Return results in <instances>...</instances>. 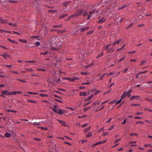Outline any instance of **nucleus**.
Listing matches in <instances>:
<instances>
[{
  "label": "nucleus",
  "mask_w": 152,
  "mask_h": 152,
  "mask_svg": "<svg viewBox=\"0 0 152 152\" xmlns=\"http://www.w3.org/2000/svg\"><path fill=\"white\" fill-rule=\"evenodd\" d=\"M5 136L6 137H10L11 136V134L8 132H6L4 134Z\"/></svg>",
  "instance_id": "a211bd4d"
},
{
  "label": "nucleus",
  "mask_w": 152,
  "mask_h": 152,
  "mask_svg": "<svg viewBox=\"0 0 152 152\" xmlns=\"http://www.w3.org/2000/svg\"><path fill=\"white\" fill-rule=\"evenodd\" d=\"M19 40L20 42H24V43H27V41L26 40V39H19Z\"/></svg>",
  "instance_id": "412c9836"
},
{
  "label": "nucleus",
  "mask_w": 152,
  "mask_h": 152,
  "mask_svg": "<svg viewBox=\"0 0 152 152\" xmlns=\"http://www.w3.org/2000/svg\"><path fill=\"white\" fill-rule=\"evenodd\" d=\"M140 105V104H131L132 106H139Z\"/></svg>",
  "instance_id": "4d7b16f0"
},
{
  "label": "nucleus",
  "mask_w": 152,
  "mask_h": 152,
  "mask_svg": "<svg viewBox=\"0 0 152 152\" xmlns=\"http://www.w3.org/2000/svg\"><path fill=\"white\" fill-rule=\"evenodd\" d=\"M125 59V57L121 58L118 61V62H120L121 61L124 60Z\"/></svg>",
  "instance_id": "69168bd1"
},
{
  "label": "nucleus",
  "mask_w": 152,
  "mask_h": 152,
  "mask_svg": "<svg viewBox=\"0 0 152 152\" xmlns=\"http://www.w3.org/2000/svg\"><path fill=\"white\" fill-rule=\"evenodd\" d=\"M114 127V125H113L110 127L108 129V131H110L113 129Z\"/></svg>",
  "instance_id": "864d4df0"
},
{
  "label": "nucleus",
  "mask_w": 152,
  "mask_h": 152,
  "mask_svg": "<svg viewBox=\"0 0 152 152\" xmlns=\"http://www.w3.org/2000/svg\"><path fill=\"white\" fill-rule=\"evenodd\" d=\"M37 70H38V71H43V72L46 71V69H40V68L37 69Z\"/></svg>",
  "instance_id": "5fc2aeb1"
},
{
  "label": "nucleus",
  "mask_w": 152,
  "mask_h": 152,
  "mask_svg": "<svg viewBox=\"0 0 152 152\" xmlns=\"http://www.w3.org/2000/svg\"><path fill=\"white\" fill-rule=\"evenodd\" d=\"M17 94L16 91H14L12 92H11V95H15Z\"/></svg>",
  "instance_id": "8fccbe9b"
},
{
  "label": "nucleus",
  "mask_w": 152,
  "mask_h": 152,
  "mask_svg": "<svg viewBox=\"0 0 152 152\" xmlns=\"http://www.w3.org/2000/svg\"><path fill=\"white\" fill-rule=\"evenodd\" d=\"M35 44L37 46H39L40 45V42H37L35 43Z\"/></svg>",
  "instance_id": "774afa93"
},
{
  "label": "nucleus",
  "mask_w": 152,
  "mask_h": 152,
  "mask_svg": "<svg viewBox=\"0 0 152 152\" xmlns=\"http://www.w3.org/2000/svg\"><path fill=\"white\" fill-rule=\"evenodd\" d=\"M128 70V68H127L126 69L124 70H123V72L124 73H125L126 72V71H127Z\"/></svg>",
  "instance_id": "e2e57ef3"
},
{
  "label": "nucleus",
  "mask_w": 152,
  "mask_h": 152,
  "mask_svg": "<svg viewBox=\"0 0 152 152\" xmlns=\"http://www.w3.org/2000/svg\"><path fill=\"white\" fill-rule=\"evenodd\" d=\"M9 1L11 3H16L17 2V1H15V0H9Z\"/></svg>",
  "instance_id": "58836bf2"
},
{
  "label": "nucleus",
  "mask_w": 152,
  "mask_h": 152,
  "mask_svg": "<svg viewBox=\"0 0 152 152\" xmlns=\"http://www.w3.org/2000/svg\"><path fill=\"white\" fill-rule=\"evenodd\" d=\"M77 16V15L76 13H75V14H73L69 16V19L72 18H75Z\"/></svg>",
  "instance_id": "dca6fc26"
},
{
  "label": "nucleus",
  "mask_w": 152,
  "mask_h": 152,
  "mask_svg": "<svg viewBox=\"0 0 152 152\" xmlns=\"http://www.w3.org/2000/svg\"><path fill=\"white\" fill-rule=\"evenodd\" d=\"M93 95H91L88 98L86 99L85 100V101H89L90 100L91 98H93Z\"/></svg>",
  "instance_id": "aec40b11"
},
{
  "label": "nucleus",
  "mask_w": 152,
  "mask_h": 152,
  "mask_svg": "<svg viewBox=\"0 0 152 152\" xmlns=\"http://www.w3.org/2000/svg\"><path fill=\"white\" fill-rule=\"evenodd\" d=\"M126 96V94L124 92L123 93V94L121 95V99H123V98H124Z\"/></svg>",
  "instance_id": "a878e982"
},
{
  "label": "nucleus",
  "mask_w": 152,
  "mask_h": 152,
  "mask_svg": "<svg viewBox=\"0 0 152 152\" xmlns=\"http://www.w3.org/2000/svg\"><path fill=\"white\" fill-rule=\"evenodd\" d=\"M125 45V44H124V45H123V46L122 47H121V48L118 49L117 50V51H120V50H122V49H123V48H124V47Z\"/></svg>",
  "instance_id": "a19ab883"
},
{
  "label": "nucleus",
  "mask_w": 152,
  "mask_h": 152,
  "mask_svg": "<svg viewBox=\"0 0 152 152\" xmlns=\"http://www.w3.org/2000/svg\"><path fill=\"white\" fill-rule=\"evenodd\" d=\"M57 121L60 123L61 124V125L63 126H64L66 127H69V126L66 124L65 122L64 121H60L59 119H58Z\"/></svg>",
  "instance_id": "f03ea898"
},
{
  "label": "nucleus",
  "mask_w": 152,
  "mask_h": 152,
  "mask_svg": "<svg viewBox=\"0 0 152 152\" xmlns=\"http://www.w3.org/2000/svg\"><path fill=\"white\" fill-rule=\"evenodd\" d=\"M130 135L131 136H133V135H136V136H137V134H136V133H131L130 134Z\"/></svg>",
  "instance_id": "0e129e2a"
},
{
  "label": "nucleus",
  "mask_w": 152,
  "mask_h": 152,
  "mask_svg": "<svg viewBox=\"0 0 152 152\" xmlns=\"http://www.w3.org/2000/svg\"><path fill=\"white\" fill-rule=\"evenodd\" d=\"M91 127L90 126L89 127H88L85 129L84 130V132H87L88 131H89Z\"/></svg>",
  "instance_id": "b1692460"
},
{
  "label": "nucleus",
  "mask_w": 152,
  "mask_h": 152,
  "mask_svg": "<svg viewBox=\"0 0 152 152\" xmlns=\"http://www.w3.org/2000/svg\"><path fill=\"white\" fill-rule=\"evenodd\" d=\"M55 112L59 114H62L63 113H64V111L60 110L57 109L56 110L54 111Z\"/></svg>",
  "instance_id": "39448f33"
},
{
  "label": "nucleus",
  "mask_w": 152,
  "mask_h": 152,
  "mask_svg": "<svg viewBox=\"0 0 152 152\" xmlns=\"http://www.w3.org/2000/svg\"><path fill=\"white\" fill-rule=\"evenodd\" d=\"M50 49H51V50H57V51L58 50V48H53L52 47H50Z\"/></svg>",
  "instance_id": "c756f323"
},
{
  "label": "nucleus",
  "mask_w": 152,
  "mask_h": 152,
  "mask_svg": "<svg viewBox=\"0 0 152 152\" xmlns=\"http://www.w3.org/2000/svg\"><path fill=\"white\" fill-rule=\"evenodd\" d=\"M147 62L146 60H143L141 61H140V65H142L144 63H146Z\"/></svg>",
  "instance_id": "6ab92c4d"
},
{
  "label": "nucleus",
  "mask_w": 152,
  "mask_h": 152,
  "mask_svg": "<svg viewBox=\"0 0 152 152\" xmlns=\"http://www.w3.org/2000/svg\"><path fill=\"white\" fill-rule=\"evenodd\" d=\"M62 24H61L60 25H55L53 26V28H58L59 27H60L61 26Z\"/></svg>",
  "instance_id": "c9c22d12"
},
{
  "label": "nucleus",
  "mask_w": 152,
  "mask_h": 152,
  "mask_svg": "<svg viewBox=\"0 0 152 152\" xmlns=\"http://www.w3.org/2000/svg\"><path fill=\"white\" fill-rule=\"evenodd\" d=\"M106 20V18H101L100 20L99 21L97 22V23H102L105 21Z\"/></svg>",
  "instance_id": "6e6552de"
},
{
  "label": "nucleus",
  "mask_w": 152,
  "mask_h": 152,
  "mask_svg": "<svg viewBox=\"0 0 152 152\" xmlns=\"http://www.w3.org/2000/svg\"><path fill=\"white\" fill-rule=\"evenodd\" d=\"M133 23H132L131 24H130L128 27H126V29H128L129 28L131 27L133 25Z\"/></svg>",
  "instance_id": "13d9d810"
},
{
  "label": "nucleus",
  "mask_w": 152,
  "mask_h": 152,
  "mask_svg": "<svg viewBox=\"0 0 152 152\" xmlns=\"http://www.w3.org/2000/svg\"><path fill=\"white\" fill-rule=\"evenodd\" d=\"M88 125V123H86V124H83V125H81V127L82 128H83V127H84L87 126Z\"/></svg>",
  "instance_id": "4c0bfd02"
},
{
  "label": "nucleus",
  "mask_w": 152,
  "mask_h": 152,
  "mask_svg": "<svg viewBox=\"0 0 152 152\" xmlns=\"http://www.w3.org/2000/svg\"><path fill=\"white\" fill-rule=\"evenodd\" d=\"M125 93L126 94V96H128V97H129L131 95V94L129 93V92H125Z\"/></svg>",
  "instance_id": "37998d69"
},
{
  "label": "nucleus",
  "mask_w": 152,
  "mask_h": 152,
  "mask_svg": "<svg viewBox=\"0 0 152 152\" xmlns=\"http://www.w3.org/2000/svg\"><path fill=\"white\" fill-rule=\"evenodd\" d=\"M33 140H37L39 141H40L41 140L40 138H34Z\"/></svg>",
  "instance_id": "de8ad7c7"
},
{
  "label": "nucleus",
  "mask_w": 152,
  "mask_h": 152,
  "mask_svg": "<svg viewBox=\"0 0 152 152\" xmlns=\"http://www.w3.org/2000/svg\"><path fill=\"white\" fill-rule=\"evenodd\" d=\"M91 108V107H87L85 108L84 109V112H85V111H86L89 110Z\"/></svg>",
  "instance_id": "5701e85b"
},
{
  "label": "nucleus",
  "mask_w": 152,
  "mask_h": 152,
  "mask_svg": "<svg viewBox=\"0 0 152 152\" xmlns=\"http://www.w3.org/2000/svg\"><path fill=\"white\" fill-rule=\"evenodd\" d=\"M115 71H113V72H112L110 73L107 74V75H112L115 74Z\"/></svg>",
  "instance_id": "603ef678"
},
{
  "label": "nucleus",
  "mask_w": 152,
  "mask_h": 152,
  "mask_svg": "<svg viewBox=\"0 0 152 152\" xmlns=\"http://www.w3.org/2000/svg\"><path fill=\"white\" fill-rule=\"evenodd\" d=\"M111 44H108L106 46V47L104 48V50L108 49L109 47L111 46Z\"/></svg>",
  "instance_id": "7c9ffc66"
},
{
  "label": "nucleus",
  "mask_w": 152,
  "mask_h": 152,
  "mask_svg": "<svg viewBox=\"0 0 152 152\" xmlns=\"http://www.w3.org/2000/svg\"><path fill=\"white\" fill-rule=\"evenodd\" d=\"M145 146H150L151 148H152V145L151 144H145L144 145Z\"/></svg>",
  "instance_id": "052dcab7"
},
{
  "label": "nucleus",
  "mask_w": 152,
  "mask_h": 152,
  "mask_svg": "<svg viewBox=\"0 0 152 152\" xmlns=\"http://www.w3.org/2000/svg\"><path fill=\"white\" fill-rule=\"evenodd\" d=\"M127 6H128V5L127 4H124V5L122 6H121V7H119L118 8V9L119 10H122V9H123L124 8L126 7Z\"/></svg>",
  "instance_id": "f8f14e48"
},
{
  "label": "nucleus",
  "mask_w": 152,
  "mask_h": 152,
  "mask_svg": "<svg viewBox=\"0 0 152 152\" xmlns=\"http://www.w3.org/2000/svg\"><path fill=\"white\" fill-rule=\"evenodd\" d=\"M40 96H45V97H48V95L47 94H40Z\"/></svg>",
  "instance_id": "c03bdc74"
},
{
  "label": "nucleus",
  "mask_w": 152,
  "mask_h": 152,
  "mask_svg": "<svg viewBox=\"0 0 152 152\" xmlns=\"http://www.w3.org/2000/svg\"><path fill=\"white\" fill-rule=\"evenodd\" d=\"M41 128L44 130H47L48 129L47 127L44 128L43 127H41Z\"/></svg>",
  "instance_id": "338daca9"
},
{
  "label": "nucleus",
  "mask_w": 152,
  "mask_h": 152,
  "mask_svg": "<svg viewBox=\"0 0 152 152\" xmlns=\"http://www.w3.org/2000/svg\"><path fill=\"white\" fill-rule=\"evenodd\" d=\"M103 55V52H102L100 54L98 55L97 56H96V58H98L102 56Z\"/></svg>",
  "instance_id": "393cba45"
},
{
  "label": "nucleus",
  "mask_w": 152,
  "mask_h": 152,
  "mask_svg": "<svg viewBox=\"0 0 152 152\" xmlns=\"http://www.w3.org/2000/svg\"><path fill=\"white\" fill-rule=\"evenodd\" d=\"M68 80L71 81H74V77H73L72 78L69 77Z\"/></svg>",
  "instance_id": "72a5a7b5"
},
{
  "label": "nucleus",
  "mask_w": 152,
  "mask_h": 152,
  "mask_svg": "<svg viewBox=\"0 0 152 152\" xmlns=\"http://www.w3.org/2000/svg\"><path fill=\"white\" fill-rule=\"evenodd\" d=\"M111 91V89H110L108 91H107V92H105L104 93V95H105L106 94H108L109 93V92H110Z\"/></svg>",
  "instance_id": "680f3d73"
},
{
  "label": "nucleus",
  "mask_w": 152,
  "mask_h": 152,
  "mask_svg": "<svg viewBox=\"0 0 152 152\" xmlns=\"http://www.w3.org/2000/svg\"><path fill=\"white\" fill-rule=\"evenodd\" d=\"M27 93L30 94H33L34 95H37L38 94V93L36 92H27Z\"/></svg>",
  "instance_id": "2f4dec72"
},
{
  "label": "nucleus",
  "mask_w": 152,
  "mask_h": 152,
  "mask_svg": "<svg viewBox=\"0 0 152 152\" xmlns=\"http://www.w3.org/2000/svg\"><path fill=\"white\" fill-rule=\"evenodd\" d=\"M135 99L136 100H139L140 98V96H131L130 98V100H133V99Z\"/></svg>",
  "instance_id": "20e7f679"
},
{
  "label": "nucleus",
  "mask_w": 152,
  "mask_h": 152,
  "mask_svg": "<svg viewBox=\"0 0 152 152\" xmlns=\"http://www.w3.org/2000/svg\"><path fill=\"white\" fill-rule=\"evenodd\" d=\"M101 92H102V91H96L94 93V95H95L97 94H98L100 93Z\"/></svg>",
  "instance_id": "79ce46f5"
},
{
  "label": "nucleus",
  "mask_w": 152,
  "mask_h": 152,
  "mask_svg": "<svg viewBox=\"0 0 152 152\" xmlns=\"http://www.w3.org/2000/svg\"><path fill=\"white\" fill-rule=\"evenodd\" d=\"M57 10H49L48 12L50 13H55L57 12Z\"/></svg>",
  "instance_id": "bb28decb"
},
{
  "label": "nucleus",
  "mask_w": 152,
  "mask_h": 152,
  "mask_svg": "<svg viewBox=\"0 0 152 152\" xmlns=\"http://www.w3.org/2000/svg\"><path fill=\"white\" fill-rule=\"evenodd\" d=\"M5 94L7 95H11V92H9L7 90L5 91Z\"/></svg>",
  "instance_id": "cd10ccee"
},
{
  "label": "nucleus",
  "mask_w": 152,
  "mask_h": 152,
  "mask_svg": "<svg viewBox=\"0 0 152 152\" xmlns=\"http://www.w3.org/2000/svg\"><path fill=\"white\" fill-rule=\"evenodd\" d=\"M80 95L81 96H86L87 95L86 92H81L80 94Z\"/></svg>",
  "instance_id": "4468645a"
},
{
  "label": "nucleus",
  "mask_w": 152,
  "mask_h": 152,
  "mask_svg": "<svg viewBox=\"0 0 152 152\" xmlns=\"http://www.w3.org/2000/svg\"><path fill=\"white\" fill-rule=\"evenodd\" d=\"M88 29H89V27L88 26V27H86V28H83V27L81 28L80 29V30L81 31L83 32V31H84Z\"/></svg>",
  "instance_id": "2eb2a0df"
},
{
  "label": "nucleus",
  "mask_w": 152,
  "mask_h": 152,
  "mask_svg": "<svg viewBox=\"0 0 152 152\" xmlns=\"http://www.w3.org/2000/svg\"><path fill=\"white\" fill-rule=\"evenodd\" d=\"M92 136V132H89L86 134V137H91Z\"/></svg>",
  "instance_id": "f3484780"
},
{
  "label": "nucleus",
  "mask_w": 152,
  "mask_h": 152,
  "mask_svg": "<svg viewBox=\"0 0 152 152\" xmlns=\"http://www.w3.org/2000/svg\"><path fill=\"white\" fill-rule=\"evenodd\" d=\"M0 23H7V22L6 20H3L2 18H0Z\"/></svg>",
  "instance_id": "0eeeda50"
},
{
  "label": "nucleus",
  "mask_w": 152,
  "mask_h": 152,
  "mask_svg": "<svg viewBox=\"0 0 152 152\" xmlns=\"http://www.w3.org/2000/svg\"><path fill=\"white\" fill-rule=\"evenodd\" d=\"M105 74H104L102 75L100 77V78L99 79H98V80H102L103 78V77L105 75Z\"/></svg>",
  "instance_id": "3c124183"
},
{
  "label": "nucleus",
  "mask_w": 152,
  "mask_h": 152,
  "mask_svg": "<svg viewBox=\"0 0 152 152\" xmlns=\"http://www.w3.org/2000/svg\"><path fill=\"white\" fill-rule=\"evenodd\" d=\"M95 12H96V10H93L92 11L90 12V13H89L90 15L88 16L87 19H89L91 17V14H92V13H94Z\"/></svg>",
  "instance_id": "9d476101"
},
{
  "label": "nucleus",
  "mask_w": 152,
  "mask_h": 152,
  "mask_svg": "<svg viewBox=\"0 0 152 152\" xmlns=\"http://www.w3.org/2000/svg\"><path fill=\"white\" fill-rule=\"evenodd\" d=\"M121 101V99H120L119 100L115 102V104L117 105Z\"/></svg>",
  "instance_id": "473e14b6"
},
{
  "label": "nucleus",
  "mask_w": 152,
  "mask_h": 152,
  "mask_svg": "<svg viewBox=\"0 0 152 152\" xmlns=\"http://www.w3.org/2000/svg\"><path fill=\"white\" fill-rule=\"evenodd\" d=\"M87 140H80L79 141V142H81L83 144V143L87 142Z\"/></svg>",
  "instance_id": "ea45409f"
},
{
  "label": "nucleus",
  "mask_w": 152,
  "mask_h": 152,
  "mask_svg": "<svg viewBox=\"0 0 152 152\" xmlns=\"http://www.w3.org/2000/svg\"><path fill=\"white\" fill-rule=\"evenodd\" d=\"M32 124L34 125H40V122H37L33 123Z\"/></svg>",
  "instance_id": "4be33fe9"
},
{
  "label": "nucleus",
  "mask_w": 152,
  "mask_h": 152,
  "mask_svg": "<svg viewBox=\"0 0 152 152\" xmlns=\"http://www.w3.org/2000/svg\"><path fill=\"white\" fill-rule=\"evenodd\" d=\"M145 24H142L138 25V27H142L144 26H145Z\"/></svg>",
  "instance_id": "bf43d9fd"
},
{
  "label": "nucleus",
  "mask_w": 152,
  "mask_h": 152,
  "mask_svg": "<svg viewBox=\"0 0 152 152\" xmlns=\"http://www.w3.org/2000/svg\"><path fill=\"white\" fill-rule=\"evenodd\" d=\"M113 51V48H110L108 49L107 52H112Z\"/></svg>",
  "instance_id": "c85d7f7f"
},
{
  "label": "nucleus",
  "mask_w": 152,
  "mask_h": 152,
  "mask_svg": "<svg viewBox=\"0 0 152 152\" xmlns=\"http://www.w3.org/2000/svg\"><path fill=\"white\" fill-rule=\"evenodd\" d=\"M82 14L84 16H86L88 14V12H87L86 10H83Z\"/></svg>",
  "instance_id": "1a4fd4ad"
},
{
  "label": "nucleus",
  "mask_w": 152,
  "mask_h": 152,
  "mask_svg": "<svg viewBox=\"0 0 152 152\" xmlns=\"http://www.w3.org/2000/svg\"><path fill=\"white\" fill-rule=\"evenodd\" d=\"M27 71H29V72H33V69L31 68H28L26 69Z\"/></svg>",
  "instance_id": "09e8293b"
},
{
  "label": "nucleus",
  "mask_w": 152,
  "mask_h": 152,
  "mask_svg": "<svg viewBox=\"0 0 152 152\" xmlns=\"http://www.w3.org/2000/svg\"><path fill=\"white\" fill-rule=\"evenodd\" d=\"M143 114V112H138L135 113L136 115H142Z\"/></svg>",
  "instance_id": "f704fd0d"
},
{
  "label": "nucleus",
  "mask_w": 152,
  "mask_h": 152,
  "mask_svg": "<svg viewBox=\"0 0 152 152\" xmlns=\"http://www.w3.org/2000/svg\"><path fill=\"white\" fill-rule=\"evenodd\" d=\"M83 10L81 9H77L76 12V13L77 15L78 16H79L81 15L82 14Z\"/></svg>",
  "instance_id": "7ed1b4c3"
},
{
  "label": "nucleus",
  "mask_w": 152,
  "mask_h": 152,
  "mask_svg": "<svg viewBox=\"0 0 152 152\" xmlns=\"http://www.w3.org/2000/svg\"><path fill=\"white\" fill-rule=\"evenodd\" d=\"M122 41V39H120L118 40H117L113 43V46L115 45L118 44L120 43Z\"/></svg>",
  "instance_id": "423d86ee"
},
{
  "label": "nucleus",
  "mask_w": 152,
  "mask_h": 152,
  "mask_svg": "<svg viewBox=\"0 0 152 152\" xmlns=\"http://www.w3.org/2000/svg\"><path fill=\"white\" fill-rule=\"evenodd\" d=\"M52 109L54 111L56 110L57 109L56 105H54L53 108Z\"/></svg>",
  "instance_id": "e433bc0d"
},
{
  "label": "nucleus",
  "mask_w": 152,
  "mask_h": 152,
  "mask_svg": "<svg viewBox=\"0 0 152 152\" xmlns=\"http://www.w3.org/2000/svg\"><path fill=\"white\" fill-rule=\"evenodd\" d=\"M60 41V40L58 37H55L52 38L50 40V41L48 44H49L50 46L53 43L54 44L57 45L58 43H59Z\"/></svg>",
  "instance_id": "f257e3e1"
},
{
  "label": "nucleus",
  "mask_w": 152,
  "mask_h": 152,
  "mask_svg": "<svg viewBox=\"0 0 152 152\" xmlns=\"http://www.w3.org/2000/svg\"><path fill=\"white\" fill-rule=\"evenodd\" d=\"M100 104V102L99 101H97V102L94 103L92 105L93 106V105H95L96 104Z\"/></svg>",
  "instance_id": "a18cd8bd"
},
{
  "label": "nucleus",
  "mask_w": 152,
  "mask_h": 152,
  "mask_svg": "<svg viewBox=\"0 0 152 152\" xmlns=\"http://www.w3.org/2000/svg\"><path fill=\"white\" fill-rule=\"evenodd\" d=\"M7 23L9 25L12 26L16 27L17 26V25L15 23Z\"/></svg>",
  "instance_id": "ddd939ff"
},
{
  "label": "nucleus",
  "mask_w": 152,
  "mask_h": 152,
  "mask_svg": "<svg viewBox=\"0 0 152 152\" xmlns=\"http://www.w3.org/2000/svg\"><path fill=\"white\" fill-rule=\"evenodd\" d=\"M4 66H6L10 68H11V67L12 66V65H4Z\"/></svg>",
  "instance_id": "49530a36"
},
{
  "label": "nucleus",
  "mask_w": 152,
  "mask_h": 152,
  "mask_svg": "<svg viewBox=\"0 0 152 152\" xmlns=\"http://www.w3.org/2000/svg\"><path fill=\"white\" fill-rule=\"evenodd\" d=\"M0 56L4 57V58H6L7 57L9 58L10 57L9 55L6 54L4 53H3L2 55H0Z\"/></svg>",
  "instance_id": "9b49d317"
},
{
  "label": "nucleus",
  "mask_w": 152,
  "mask_h": 152,
  "mask_svg": "<svg viewBox=\"0 0 152 152\" xmlns=\"http://www.w3.org/2000/svg\"><path fill=\"white\" fill-rule=\"evenodd\" d=\"M109 134L108 132H104L103 133L102 135L103 136H105L106 135Z\"/></svg>",
  "instance_id": "6e6d98bb"
}]
</instances>
